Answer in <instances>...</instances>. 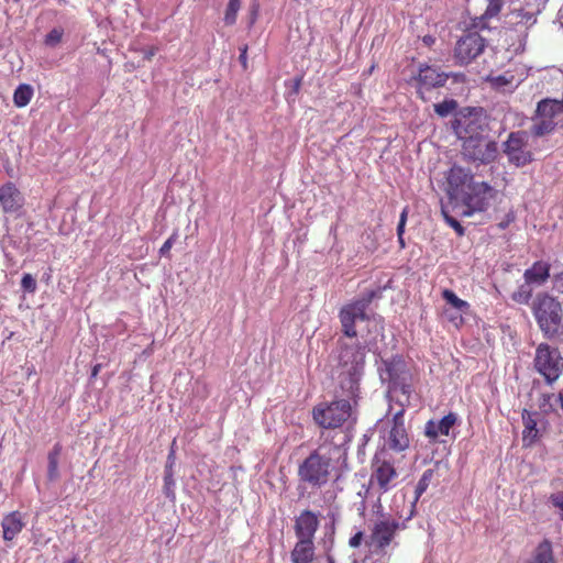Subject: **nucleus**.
Listing matches in <instances>:
<instances>
[{
	"mask_svg": "<svg viewBox=\"0 0 563 563\" xmlns=\"http://www.w3.org/2000/svg\"><path fill=\"white\" fill-rule=\"evenodd\" d=\"M494 196V188L486 181H474L457 201L456 210L459 216L468 217L475 211H484L490 198Z\"/></svg>",
	"mask_w": 563,
	"mask_h": 563,
	"instance_id": "423d86ee",
	"label": "nucleus"
},
{
	"mask_svg": "<svg viewBox=\"0 0 563 563\" xmlns=\"http://www.w3.org/2000/svg\"><path fill=\"white\" fill-rule=\"evenodd\" d=\"M175 479L174 472H164V494L167 498L175 499Z\"/></svg>",
	"mask_w": 563,
	"mask_h": 563,
	"instance_id": "58836bf2",
	"label": "nucleus"
},
{
	"mask_svg": "<svg viewBox=\"0 0 563 563\" xmlns=\"http://www.w3.org/2000/svg\"><path fill=\"white\" fill-rule=\"evenodd\" d=\"M32 96L33 88L30 85L22 84L14 91L13 102L19 108L25 107L31 101Z\"/></svg>",
	"mask_w": 563,
	"mask_h": 563,
	"instance_id": "72a5a7b5",
	"label": "nucleus"
},
{
	"mask_svg": "<svg viewBox=\"0 0 563 563\" xmlns=\"http://www.w3.org/2000/svg\"><path fill=\"white\" fill-rule=\"evenodd\" d=\"M445 314L448 316L449 320L453 322L456 327L461 325L464 322L463 314L461 312H449V310H445Z\"/></svg>",
	"mask_w": 563,
	"mask_h": 563,
	"instance_id": "09e8293b",
	"label": "nucleus"
},
{
	"mask_svg": "<svg viewBox=\"0 0 563 563\" xmlns=\"http://www.w3.org/2000/svg\"><path fill=\"white\" fill-rule=\"evenodd\" d=\"M327 562L328 563H334V559L331 555H328Z\"/></svg>",
	"mask_w": 563,
	"mask_h": 563,
	"instance_id": "680f3d73",
	"label": "nucleus"
},
{
	"mask_svg": "<svg viewBox=\"0 0 563 563\" xmlns=\"http://www.w3.org/2000/svg\"><path fill=\"white\" fill-rule=\"evenodd\" d=\"M434 474H435V472L432 468H428L422 473V475L416 486V489H415V500L416 501L422 496L423 493L427 492L430 483L432 482V479L434 477Z\"/></svg>",
	"mask_w": 563,
	"mask_h": 563,
	"instance_id": "f704fd0d",
	"label": "nucleus"
},
{
	"mask_svg": "<svg viewBox=\"0 0 563 563\" xmlns=\"http://www.w3.org/2000/svg\"><path fill=\"white\" fill-rule=\"evenodd\" d=\"M64 563H81L77 558H73Z\"/></svg>",
	"mask_w": 563,
	"mask_h": 563,
	"instance_id": "13d9d810",
	"label": "nucleus"
},
{
	"mask_svg": "<svg viewBox=\"0 0 563 563\" xmlns=\"http://www.w3.org/2000/svg\"><path fill=\"white\" fill-rule=\"evenodd\" d=\"M175 441L172 444L170 451L167 456V461L165 464V471L164 472H174V465H175V450H174Z\"/></svg>",
	"mask_w": 563,
	"mask_h": 563,
	"instance_id": "de8ad7c7",
	"label": "nucleus"
},
{
	"mask_svg": "<svg viewBox=\"0 0 563 563\" xmlns=\"http://www.w3.org/2000/svg\"><path fill=\"white\" fill-rule=\"evenodd\" d=\"M175 238H176V234H173L169 239H167V240L165 241V243L163 244V246H162V247H161V250H159V253H161L162 255H166V254H168L169 250H170V249H172V246H173V243H174V241H175Z\"/></svg>",
	"mask_w": 563,
	"mask_h": 563,
	"instance_id": "3c124183",
	"label": "nucleus"
},
{
	"mask_svg": "<svg viewBox=\"0 0 563 563\" xmlns=\"http://www.w3.org/2000/svg\"><path fill=\"white\" fill-rule=\"evenodd\" d=\"M532 311L543 334L548 339L555 338L563 319L561 302L548 292H539L533 300Z\"/></svg>",
	"mask_w": 563,
	"mask_h": 563,
	"instance_id": "7ed1b4c3",
	"label": "nucleus"
},
{
	"mask_svg": "<svg viewBox=\"0 0 563 563\" xmlns=\"http://www.w3.org/2000/svg\"><path fill=\"white\" fill-rule=\"evenodd\" d=\"M451 128L456 136L464 141L468 137L478 139L487 135L488 123L483 108L464 107L455 113Z\"/></svg>",
	"mask_w": 563,
	"mask_h": 563,
	"instance_id": "20e7f679",
	"label": "nucleus"
},
{
	"mask_svg": "<svg viewBox=\"0 0 563 563\" xmlns=\"http://www.w3.org/2000/svg\"><path fill=\"white\" fill-rule=\"evenodd\" d=\"M3 540L12 541L25 527L23 515L18 511H11L5 515L1 522Z\"/></svg>",
	"mask_w": 563,
	"mask_h": 563,
	"instance_id": "aec40b11",
	"label": "nucleus"
},
{
	"mask_svg": "<svg viewBox=\"0 0 563 563\" xmlns=\"http://www.w3.org/2000/svg\"><path fill=\"white\" fill-rule=\"evenodd\" d=\"M319 526L320 521L318 515L312 510L305 509L295 518V536L297 539L314 541Z\"/></svg>",
	"mask_w": 563,
	"mask_h": 563,
	"instance_id": "a211bd4d",
	"label": "nucleus"
},
{
	"mask_svg": "<svg viewBox=\"0 0 563 563\" xmlns=\"http://www.w3.org/2000/svg\"><path fill=\"white\" fill-rule=\"evenodd\" d=\"M534 366L544 377L547 384H552L563 371V357L556 347L541 343L536 351Z\"/></svg>",
	"mask_w": 563,
	"mask_h": 563,
	"instance_id": "1a4fd4ad",
	"label": "nucleus"
},
{
	"mask_svg": "<svg viewBox=\"0 0 563 563\" xmlns=\"http://www.w3.org/2000/svg\"><path fill=\"white\" fill-rule=\"evenodd\" d=\"M21 287L24 291L34 292L36 290V280L31 274H24L21 280Z\"/></svg>",
	"mask_w": 563,
	"mask_h": 563,
	"instance_id": "79ce46f5",
	"label": "nucleus"
},
{
	"mask_svg": "<svg viewBox=\"0 0 563 563\" xmlns=\"http://www.w3.org/2000/svg\"><path fill=\"white\" fill-rule=\"evenodd\" d=\"M378 371L382 383L389 387H410L412 383L409 364L401 356L383 361Z\"/></svg>",
	"mask_w": 563,
	"mask_h": 563,
	"instance_id": "f8f14e48",
	"label": "nucleus"
},
{
	"mask_svg": "<svg viewBox=\"0 0 563 563\" xmlns=\"http://www.w3.org/2000/svg\"><path fill=\"white\" fill-rule=\"evenodd\" d=\"M316 556L313 540L297 539L290 551L291 563H312Z\"/></svg>",
	"mask_w": 563,
	"mask_h": 563,
	"instance_id": "412c9836",
	"label": "nucleus"
},
{
	"mask_svg": "<svg viewBox=\"0 0 563 563\" xmlns=\"http://www.w3.org/2000/svg\"><path fill=\"white\" fill-rule=\"evenodd\" d=\"M240 51H241V54H240L239 60L241 62L243 68L246 69V67H247V63H246L247 45H244L243 47H241Z\"/></svg>",
	"mask_w": 563,
	"mask_h": 563,
	"instance_id": "603ef678",
	"label": "nucleus"
},
{
	"mask_svg": "<svg viewBox=\"0 0 563 563\" xmlns=\"http://www.w3.org/2000/svg\"><path fill=\"white\" fill-rule=\"evenodd\" d=\"M532 285L525 282L518 290L512 294V299L518 303L527 305L532 297Z\"/></svg>",
	"mask_w": 563,
	"mask_h": 563,
	"instance_id": "c9c22d12",
	"label": "nucleus"
},
{
	"mask_svg": "<svg viewBox=\"0 0 563 563\" xmlns=\"http://www.w3.org/2000/svg\"><path fill=\"white\" fill-rule=\"evenodd\" d=\"M537 412H531L527 409L522 411V442L525 446L533 445L539 439V430L537 428Z\"/></svg>",
	"mask_w": 563,
	"mask_h": 563,
	"instance_id": "393cba45",
	"label": "nucleus"
},
{
	"mask_svg": "<svg viewBox=\"0 0 563 563\" xmlns=\"http://www.w3.org/2000/svg\"><path fill=\"white\" fill-rule=\"evenodd\" d=\"M537 16L533 12L525 11L523 9H518L511 11L507 15L506 23L514 27L517 32H521L523 30H528L530 26L536 24Z\"/></svg>",
	"mask_w": 563,
	"mask_h": 563,
	"instance_id": "a878e982",
	"label": "nucleus"
},
{
	"mask_svg": "<svg viewBox=\"0 0 563 563\" xmlns=\"http://www.w3.org/2000/svg\"><path fill=\"white\" fill-rule=\"evenodd\" d=\"M351 410V402L346 399L321 402L313 407L312 419L322 429H335L350 418Z\"/></svg>",
	"mask_w": 563,
	"mask_h": 563,
	"instance_id": "39448f33",
	"label": "nucleus"
},
{
	"mask_svg": "<svg viewBox=\"0 0 563 563\" xmlns=\"http://www.w3.org/2000/svg\"><path fill=\"white\" fill-rule=\"evenodd\" d=\"M449 207L452 208V205H450L449 202L448 203H442V207H441V210H442V214L446 221V223L449 225H451L459 235H463L464 234V229L463 227L460 224V222L450 214V210H449Z\"/></svg>",
	"mask_w": 563,
	"mask_h": 563,
	"instance_id": "e433bc0d",
	"label": "nucleus"
},
{
	"mask_svg": "<svg viewBox=\"0 0 563 563\" xmlns=\"http://www.w3.org/2000/svg\"><path fill=\"white\" fill-rule=\"evenodd\" d=\"M397 478L398 473L394 463L376 454L372 460L369 487L377 489L379 495H383L396 486Z\"/></svg>",
	"mask_w": 563,
	"mask_h": 563,
	"instance_id": "9b49d317",
	"label": "nucleus"
},
{
	"mask_svg": "<svg viewBox=\"0 0 563 563\" xmlns=\"http://www.w3.org/2000/svg\"><path fill=\"white\" fill-rule=\"evenodd\" d=\"M462 155L467 162L488 165L494 163L499 156L498 143L489 140L487 135L474 139L468 137L462 144Z\"/></svg>",
	"mask_w": 563,
	"mask_h": 563,
	"instance_id": "6e6552de",
	"label": "nucleus"
},
{
	"mask_svg": "<svg viewBox=\"0 0 563 563\" xmlns=\"http://www.w3.org/2000/svg\"><path fill=\"white\" fill-rule=\"evenodd\" d=\"M418 81L417 93L422 99L426 100L423 90H431L433 88L443 87L446 80L450 78V74L444 71H439L438 68L421 64L419 66L418 75L413 77Z\"/></svg>",
	"mask_w": 563,
	"mask_h": 563,
	"instance_id": "f3484780",
	"label": "nucleus"
},
{
	"mask_svg": "<svg viewBox=\"0 0 563 563\" xmlns=\"http://www.w3.org/2000/svg\"><path fill=\"white\" fill-rule=\"evenodd\" d=\"M258 10H260V4H258V2L254 1L250 9V22H249L250 26L255 23L257 15H258Z\"/></svg>",
	"mask_w": 563,
	"mask_h": 563,
	"instance_id": "8fccbe9b",
	"label": "nucleus"
},
{
	"mask_svg": "<svg viewBox=\"0 0 563 563\" xmlns=\"http://www.w3.org/2000/svg\"><path fill=\"white\" fill-rule=\"evenodd\" d=\"M488 2L487 4V8L484 12V14L482 15V19H489V18H494L496 16L503 5H504V0H486Z\"/></svg>",
	"mask_w": 563,
	"mask_h": 563,
	"instance_id": "ea45409f",
	"label": "nucleus"
},
{
	"mask_svg": "<svg viewBox=\"0 0 563 563\" xmlns=\"http://www.w3.org/2000/svg\"><path fill=\"white\" fill-rule=\"evenodd\" d=\"M473 174L460 166H453L448 175V196L452 210H456L457 201L473 183Z\"/></svg>",
	"mask_w": 563,
	"mask_h": 563,
	"instance_id": "2eb2a0df",
	"label": "nucleus"
},
{
	"mask_svg": "<svg viewBox=\"0 0 563 563\" xmlns=\"http://www.w3.org/2000/svg\"><path fill=\"white\" fill-rule=\"evenodd\" d=\"M485 48V38L477 32H467L456 42L454 57L461 65H466L479 56Z\"/></svg>",
	"mask_w": 563,
	"mask_h": 563,
	"instance_id": "ddd939ff",
	"label": "nucleus"
},
{
	"mask_svg": "<svg viewBox=\"0 0 563 563\" xmlns=\"http://www.w3.org/2000/svg\"><path fill=\"white\" fill-rule=\"evenodd\" d=\"M457 423V415L449 412L440 420L430 419L424 424V435L430 442H440L441 437H449L453 427Z\"/></svg>",
	"mask_w": 563,
	"mask_h": 563,
	"instance_id": "6ab92c4d",
	"label": "nucleus"
},
{
	"mask_svg": "<svg viewBox=\"0 0 563 563\" xmlns=\"http://www.w3.org/2000/svg\"><path fill=\"white\" fill-rule=\"evenodd\" d=\"M423 42H424L428 46H430V45H432V44L434 43V37H432L431 35H427V36H424V37H423Z\"/></svg>",
	"mask_w": 563,
	"mask_h": 563,
	"instance_id": "4d7b16f0",
	"label": "nucleus"
},
{
	"mask_svg": "<svg viewBox=\"0 0 563 563\" xmlns=\"http://www.w3.org/2000/svg\"><path fill=\"white\" fill-rule=\"evenodd\" d=\"M301 80H302V78H301V77H297V78H295V79H294L292 91H294L295 93H297V92L299 91L300 86H301Z\"/></svg>",
	"mask_w": 563,
	"mask_h": 563,
	"instance_id": "6e6d98bb",
	"label": "nucleus"
},
{
	"mask_svg": "<svg viewBox=\"0 0 563 563\" xmlns=\"http://www.w3.org/2000/svg\"><path fill=\"white\" fill-rule=\"evenodd\" d=\"M494 84L496 87H501L509 84V80L505 76H498L494 79Z\"/></svg>",
	"mask_w": 563,
	"mask_h": 563,
	"instance_id": "5fc2aeb1",
	"label": "nucleus"
},
{
	"mask_svg": "<svg viewBox=\"0 0 563 563\" xmlns=\"http://www.w3.org/2000/svg\"><path fill=\"white\" fill-rule=\"evenodd\" d=\"M527 563H555L551 541L548 539L541 541Z\"/></svg>",
	"mask_w": 563,
	"mask_h": 563,
	"instance_id": "bb28decb",
	"label": "nucleus"
},
{
	"mask_svg": "<svg viewBox=\"0 0 563 563\" xmlns=\"http://www.w3.org/2000/svg\"><path fill=\"white\" fill-rule=\"evenodd\" d=\"M364 540V532L358 530L355 534H353L350 539H349V545L350 548L352 549H357L361 547L362 542Z\"/></svg>",
	"mask_w": 563,
	"mask_h": 563,
	"instance_id": "49530a36",
	"label": "nucleus"
},
{
	"mask_svg": "<svg viewBox=\"0 0 563 563\" xmlns=\"http://www.w3.org/2000/svg\"><path fill=\"white\" fill-rule=\"evenodd\" d=\"M457 108L459 103L455 99H445L433 104V110L440 118H446L451 114L455 117V113L459 112Z\"/></svg>",
	"mask_w": 563,
	"mask_h": 563,
	"instance_id": "2f4dec72",
	"label": "nucleus"
},
{
	"mask_svg": "<svg viewBox=\"0 0 563 563\" xmlns=\"http://www.w3.org/2000/svg\"><path fill=\"white\" fill-rule=\"evenodd\" d=\"M339 367L341 379V387L344 385H358L363 375L365 364V350L366 345L361 343H347L343 340H339Z\"/></svg>",
	"mask_w": 563,
	"mask_h": 563,
	"instance_id": "f03ea898",
	"label": "nucleus"
},
{
	"mask_svg": "<svg viewBox=\"0 0 563 563\" xmlns=\"http://www.w3.org/2000/svg\"><path fill=\"white\" fill-rule=\"evenodd\" d=\"M240 9V0H229L225 14L224 22L229 25H232L236 21V14Z\"/></svg>",
	"mask_w": 563,
	"mask_h": 563,
	"instance_id": "4c0bfd02",
	"label": "nucleus"
},
{
	"mask_svg": "<svg viewBox=\"0 0 563 563\" xmlns=\"http://www.w3.org/2000/svg\"><path fill=\"white\" fill-rule=\"evenodd\" d=\"M501 148L508 163L516 167H525L533 161V154L529 148V136L526 131L510 132Z\"/></svg>",
	"mask_w": 563,
	"mask_h": 563,
	"instance_id": "9d476101",
	"label": "nucleus"
},
{
	"mask_svg": "<svg viewBox=\"0 0 563 563\" xmlns=\"http://www.w3.org/2000/svg\"><path fill=\"white\" fill-rule=\"evenodd\" d=\"M63 36V30L62 29H53L51 30L47 35L45 36V44L48 46H55L57 45Z\"/></svg>",
	"mask_w": 563,
	"mask_h": 563,
	"instance_id": "a19ab883",
	"label": "nucleus"
},
{
	"mask_svg": "<svg viewBox=\"0 0 563 563\" xmlns=\"http://www.w3.org/2000/svg\"><path fill=\"white\" fill-rule=\"evenodd\" d=\"M23 200L21 192L12 184H7L0 188V205L4 212H15L22 207Z\"/></svg>",
	"mask_w": 563,
	"mask_h": 563,
	"instance_id": "4be33fe9",
	"label": "nucleus"
},
{
	"mask_svg": "<svg viewBox=\"0 0 563 563\" xmlns=\"http://www.w3.org/2000/svg\"><path fill=\"white\" fill-rule=\"evenodd\" d=\"M387 432L384 437L385 444L394 452H404L410 445V437L405 426V417L401 411L394 413L393 418L387 421Z\"/></svg>",
	"mask_w": 563,
	"mask_h": 563,
	"instance_id": "4468645a",
	"label": "nucleus"
},
{
	"mask_svg": "<svg viewBox=\"0 0 563 563\" xmlns=\"http://www.w3.org/2000/svg\"><path fill=\"white\" fill-rule=\"evenodd\" d=\"M550 264L543 261H538L525 271V282L532 286H542L550 277Z\"/></svg>",
	"mask_w": 563,
	"mask_h": 563,
	"instance_id": "b1692460",
	"label": "nucleus"
},
{
	"mask_svg": "<svg viewBox=\"0 0 563 563\" xmlns=\"http://www.w3.org/2000/svg\"><path fill=\"white\" fill-rule=\"evenodd\" d=\"M398 242L400 244V247H405V241H404V238L402 236H398Z\"/></svg>",
	"mask_w": 563,
	"mask_h": 563,
	"instance_id": "bf43d9fd",
	"label": "nucleus"
},
{
	"mask_svg": "<svg viewBox=\"0 0 563 563\" xmlns=\"http://www.w3.org/2000/svg\"><path fill=\"white\" fill-rule=\"evenodd\" d=\"M375 296V291H368L364 294L360 299L341 308L339 318L342 332L346 338L354 339L357 336L355 323L357 321L367 319L366 309Z\"/></svg>",
	"mask_w": 563,
	"mask_h": 563,
	"instance_id": "0eeeda50",
	"label": "nucleus"
},
{
	"mask_svg": "<svg viewBox=\"0 0 563 563\" xmlns=\"http://www.w3.org/2000/svg\"><path fill=\"white\" fill-rule=\"evenodd\" d=\"M559 407L563 410V389H560L558 394H544L542 396V401L540 404V408L542 411H554Z\"/></svg>",
	"mask_w": 563,
	"mask_h": 563,
	"instance_id": "c756f323",
	"label": "nucleus"
},
{
	"mask_svg": "<svg viewBox=\"0 0 563 563\" xmlns=\"http://www.w3.org/2000/svg\"><path fill=\"white\" fill-rule=\"evenodd\" d=\"M442 297L457 312L467 313L470 311V303L460 299L453 290L444 289L442 291Z\"/></svg>",
	"mask_w": 563,
	"mask_h": 563,
	"instance_id": "7c9ffc66",
	"label": "nucleus"
},
{
	"mask_svg": "<svg viewBox=\"0 0 563 563\" xmlns=\"http://www.w3.org/2000/svg\"><path fill=\"white\" fill-rule=\"evenodd\" d=\"M562 109H563V106L561 102H558L555 100L544 99L538 103L534 117L553 120V118L558 113H560L562 111Z\"/></svg>",
	"mask_w": 563,
	"mask_h": 563,
	"instance_id": "cd10ccee",
	"label": "nucleus"
},
{
	"mask_svg": "<svg viewBox=\"0 0 563 563\" xmlns=\"http://www.w3.org/2000/svg\"><path fill=\"white\" fill-rule=\"evenodd\" d=\"M99 367H100V365H96V366L93 367L92 373H91V375H92V376H96V375H97Z\"/></svg>",
	"mask_w": 563,
	"mask_h": 563,
	"instance_id": "052dcab7",
	"label": "nucleus"
},
{
	"mask_svg": "<svg viewBox=\"0 0 563 563\" xmlns=\"http://www.w3.org/2000/svg\"><path fill=\"white\" fill-rule=\"evenodd\" d=\"M386 398L389 404V412L393 415L401 411L404 416L406 408L411 406L410 389H387Z\"/></svg>",
	"mask_w": 563,
	"mask_h": 563,
	"instance_id": "5701e85b",
	"label": "nucleus"
},
{
	"mask_svg": "<svg viewBox=\"0 0 563 563\" xmlns=\"http://www.w3.org/2000/svg\"><path fill=\"white\" fill-rule=\"evenodd\" d=\"M399 528L400 523L395 519L387 518L376 521L371 530L367 544L374 545L379 551L385 550L395 539Z\"/></svg>",
	"mask_w": 563,
	"mask_h": 563,
	"instance_id": "dca6fc26",
	"label": "nucleus"
},
{
	"mask_svg": "<svg viewBox=\"0 0 563 563\" xmlns=\"http://www.w3.org/2000/svg\"><path fill=\"white\" fill-rule=\"evenodd\" d=\"M553 507L560 510V519L563 520V492L551 494L549 497Z\"/></svg>",
	"mask_w": 563,
	"mask_h": 563,
	"instance_id": "37998d69",
	"label": "nucleus"
},
{
	"mask_svg": "<svg viewBox=\"0 0 563 563\" xmlns=\"http://www.w3.org/2000/svg\"><path fill=\"white\" fill-rule=\"evenodd\" d=\"M532 120L533 124L531 126V132L536 136H543L545 134H549L555 128V123L551 119H542L534 117Z\"/></svg>",
	"mask_w": 563,
	"mask_h": 563,
	"instance_id": "473e14b6",
	"label": "nucleus"
},
{
	"mask_svg": "<svg viewBox=\"0 0 563 563\" xmlns=\"http://www.w3.org/2000/svg\"><path fill=\"white\" fill-rule=\"evenodd\" d=\"M322 442L298 466L300 482L320 488L329 481L335 464L345 454L341 445L333 443L329 435L321 434Z\"/></svg>",
	"mask_w": 563,
	"mask_h": 563,
	"instance_id": "f257e3e1",
	"label": "nucleus"
},
{
	"mask_svg": "<svg viewBox=\"0 0 563 563\" xmlns=\"http://www.w3.org/2000/svg\"><path fill=\"white\" fill-rule=\"evenodd\" d=\"M62 453V445L56 443L47 455V479L55 482L59 477L58 462Z\"/></svg>",
	"mask_w": 563,
	"mask_h": 563,
	"instance_id": "c85d7f7f",
	"label": "nucleus"
},
{
	"mask_svg": "<svg viewBox=\"0 0 563 563\" xmlns=\"http://www.w3.org/2000/svg\"><path fill=\"white\" fill-rule=\"evenodd\" d=\"M450 78H453L455 82H464L466 77L462 73H449Z\"/></svg>",
	"mask_w": 563,
	"mask_h": 563,
	"instance_id": "864d4df0",
	"label": "nucleus"
},
{
	"mask_svg": "<svg viewBox=\"0 0 563 563\" xmlns=\"http://www.w3.org/2000/svg\"><path fill=\"white\" fill-rule=\"evenodd\" d=\"M408 207H405L400 213V219H399V222H398V225H397V235L398 236H402L404 235V232H405V225H406V222H407V218H408Z\"/></svg>",
	"mask_w": 563,
	"mask_h": 563,
	"instance_id": "c03bdc74",
	"label": "nucleus"
},
{
	"mask_svg": "<svg viewBox=\"0 0 563 563\" xmlns=\"http://www.w3.org/2000/svg\"><path fill=\"white\" fill-rule=\"evenodd\" d=\"M552 289L560 295H563V272L555 274L552 277Z\"/></svg>",
	"mask_w": 563,
	"mask_h": 563,
	"instance_id": "a18cd8bd",
	"label": "nucleus"
}]
</instances>
